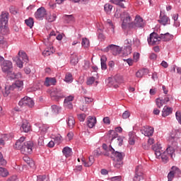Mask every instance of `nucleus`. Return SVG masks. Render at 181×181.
<instances>
[{"mask_svg": "<svg viewBox=\"0 0 181 181\" xmlns=\"http://www.w3.org/2000/svg\"><path fill=\"white\" fill-rule=\"evenodd\" d=\"M152 149L154 151L156 158L158 159H161L162 162L164 163H168V162H169V156H170L172 159L175 158V147L170 146L166 148L165 151H163L160 144L157 143L156 145L152 146Z\"/></svg>", "mask_w": 181, "mask_h": 181, "instance_id": "obj_1", "label": "nucleus"}, {"mask_svg": "<svg viewBox=\"0 0 181 181\" xmlns=\"http://www.w3.org/2000/svg\"><path fill=\"white\" fill-rule=\"evenodd\" d=\"M1 70L3 73L7 74V77L8 78H10V80H15V78H18L19 77V75L13 72V66L12 65V62L11 61H4L1 65Z\"/></svg>", "mask_w": 181, "mask_h": 181, "instance_id": "obj_2", "label": "nucleus"}, {"mask_svg": "<svg viewBox=\"0 0 181 181\" xmlns=\"http://www.w3.org/2000/svg\"><path fill=\"white\" fill-rule=\"evenodd\" d=\"M8 21H9V13L3 11L0 18V33L1 35H6L9 32Z\"/></svg>", "mask_w": 181, "mask_h": 181, "instance_id": "obj_3", "label": "nucleus"}, {"mask_svg": "<svg viewBox=\"0 0 181 181\" xmlns=\"http://www.w3.org/2000/svg\"><path fill=\"white\" fill-rule=\"evenodd\" d=\"M106 83H107V86H109V87L118 88V87H119V84H122V83H124V77L117 74L115 75L114 78H108L106 80Z\"/></svg>", "mask_w": 181, "mask_h": 181, "instance_id": "obj_4", "label": "nucleus"}, {"mask_svg": "<svg viewBox=\"0 0 181 181\" xmlns=\"http://www.w3.org/2000/svg\"><path fill=\"white\" fill-rule=\"evenodd\" d=\"M23 86V81H16L15 83H13L10 87L5 88V92L3 93L4 97H8L9 94H11V90H13L15 88L17 90H22V87Z\"/></svg>", "mask_w": 181, "mask_h": 181, "instance_id": "obj_5", "label": "nucleus"}, {"mask_svg": "<svg viewBox=\"0 0 181 181\" xmlns=\"http://www.w3.org/2000/svg\"><path fill=\"white\" fill-rule=\"evenodd\" d=\"M112 155L115 156V168H121L122 165V160L125 157V153L124 152L114 151Z\"/></svg>", "mask_w": 181, "mask_h": 181, "instance_id": "obj_6", "label": "nucleus"}, {"mask_svg": "<svg viewBox=\"0 0 181 181\" xmlns=\"http://www.w3.org/2000/svg\"><path fill=\"white\" fill-rule=\"evenodd\" d=\"M52 100L54 101H59L62 98H64V93L60 88H54L50 93Z\"/></svg>", "mask_w": 181, "mask_h": 181, "instance_id": "obj_7", "label": "nucleus"}, {"mask_svg": "<svg viewBox=\"0 0 181 181\" xmlns=\"http://www.w3.org/2000/svg\"><path fill=\"white\" fill-rule=\"evenodd\" d=\"M18 105L20 107H28L29 108H33L35 106V102L32 98L25 96L18 102Z\"/></svg>", "mask_w": 181, "mask_h": 181, "instance_id": "obj_8", "label": "nucleus"}, {"mask_svg": "<svg viewBox=\"0 0 181 181\" xmlns=\"http://www.w3.org/2000/svg\"><path fill=\"white\" fill-rule=\"evenodd\" d=\"M160 35H158L156 33H151L149 37L147 39V42L150 46L159 45V42H160Z\"/></svg>", "mask_w": 181, "mask_h": 181, "instance_id": "obj_9", "label": "nucleus"}, {"mask_svg": "<svg viewBox=\"0 0 181 181\" xmlns=\"http://www.w3.org/2000/svg\"><path fill=\"white\" fill-rule=\"evenodd\" d=\"M33 151V142L26 141L23 143V146L21 148V152L24 155H29L32 153Z\"/></svg>", "mask_w": 181, "mask_h": 181, "instance_id": "obj_10", "label": "nucleus"}, {"mask_svg": "<svg viewBox=\"0 0 181 181\" xmlns=\"http://www.w3.org/2000/svg\"><path fill=\"white\" fill-rule=\"evenodd\" d=\"M179 135H180V133L179 132V131L174 130L173 131V133L169 137V141L170 144H172L173 146H174V148H176V146H177V141H179Z\"/></svg>", "mask_w": 181, "mask_h": 181, "instance_id": "obj_11", "label": "nucleus"}, {"mask_svg": "<svg viewBox=\"0 0 181 181\" xmlns=\"http://www.w3.org/2000/svg\"><path fill=\"white\" fill-rule=\"evenodd\" d=\"M110 50L112 52L114 56H117V54H119V53H121V47H119L118 45H110L103 49V52L107 53L110 52Z\"/></svg>", "mask_w": 181, "mask_h": 181, "instance_id": "obj_12", "label": "nucleus"}, {"mask_svg": "<svg viewBox=\"0 0 181 181\" xmlns=\"http://www.w3.org/2000/svg\"><path fill=\"white\" fill-rule=\"evenodd\" d=\"M122 29H127V26L131 23V16L127 12H124L123 14L120 15Z\"/></svg>", "mask_w": 181, "mask_h": 181, "instance_id": "obj_13", "label": "nucleus"}, {"mask_svg": "<svg viewBox=\"0 0 181 181\" xmlns=\"http://www.w3.org/2000/svg\"><path fill=\"white\" fill-rule=\"evenodd\" d=\"M144 179V173L142 165H137L135 169V175L133 177L134 181H141Z\"/></svg>", "mask_w": 181, "mask_h": 181, "instance_id": "obj_14", "label": "nucleus"}, {"mask_svg": "<svg viewBox=\"0 0 181 181\" xmlns=\"http://www.w3.org/2000/svg\"><path fill=\"white\" fill-rule=\"evenodd\" d=\"M47 15V11H46V8L45 7L39 8L37 11L35 13V17L38 21H43L45 16Z\"/></svg>", "mask_w": 181, "mask_h": 181, "instance_id": "obj_15", "label": "nucleus"}, {"mask_svg": "<svg viewBox=\"0 0 181 181\" xmlns=\"http://www.w3.org/2000/svg\"><path fill=\"white\" fill-rule=\"evenodd\" d=\"M158 22L160 23V25L166 26V25H169L170 23V19H169V17L165 15V13H160Z\"/></svg>", "mask_w": 181, "mask_h": 181, "instance_id": "obj_16", "label": "nucleus"}, {"mask_svg": "<svg viewBox=\"0 0 181 181\" xmlns=\"http://www.w3.org/2000/svg\"><path fill=\"white\" fill-rule=\"evenodd\" d=\"M74 100V97L73 95H69L66 97L64 99V106L65 108H69V110H71L73 108V104L71 103V101Z\"/></svg>", "mask_w": 181, "mask_h": 181, "instance_id": "obj_17", "label": "nucleus"}, {"mask_svg": "<svg viewBox=\"0 0 181 181\" xmlns=\"http://www.w3.org/2000/svg\"><path fill=\"white\" fill-rule=\"evenodd\" d=\"M103 148L104 151H105V153H103L104 156H110L111 153H114V152H115V150L112 148V146H110L108 147V146H107L105 144H103Z\"/></svg>", "mask_w": 181, "mask_h": 181, "instance_id": "obj_18", "label": "nucleus"}, {"mask_svg": "<svg viewBox=\"0 0 181 181\" xmlns=\"http://www.w3.org/2000/svg\"><path fill=\"white\" fill-rule=\"evenodd\" d=\"M141 134L145 136H152L153 135V127H146L141 129Z\"/></svg>", "mask_w": 181, "mask_h": 181, "instance_id": "obj_19", "label": "nucleus"}, {"mask_svg": "<svg viewBox=\"0 0 181 181\" xmlns=\"http://www.w3.org/2000/svg\"><path fill=\"white\" fill-rule=\"evenodd\" d=\"M134 23L136 28H144V25H145V23H144V19L138 16H136Z\"/></svg>", "mask_w": 181, "mask_h": 181, "instance_id": "obj_20", "label": "nucleus"}, {"mask_svg": "<svg viewBox=\"0 0 181 181\" xmlns=\"http://www.w3.org/2000/svg\"><path fill=\"white\" fill-rule=\"evenodd\" d=\"M97 124V119L93 116H89L87 118V125L88 128H93Z\"/></svg>", "mask_w": 181, "mask_h": 181, "instance_id": "obj_21", "label": "nucleus"}, {"mask_svg": "<svg viewBox=\"0 0 181 181\" xmlns=\"http://www.w3.org/2000/svg\"><path fill=\"white\" fill-rule=\"evenodd\" d=\"M57 81L55 78L47 77L45 81V86L46 87H50V86H56Z\"/></svg>", "mask_w": 181, "mask_h": 181, "instance_id": "obj_22", "label": "nucleus"}, {"mask_svg": "<svg viewBox=\"0 0 181 181\" xmlns=\"http://www.w3.org/2000/svg\"><path fill=\"white\" fill-rule=\"evenodd\" d=\"M160 38L163 42H169V40H172V39H173V35H171L169 33L160 34Z\"/></svg>", "mask_w": 181, "mask_h": 181, "instance_id": "obj_23", "label": "nucleus"}, {"mask_svg": "<svg viewBox=\"0 0 181 181\" xmlns=\"http://www.w3.org/2000/svg\"><path fill=\"white\" fill-rule=\"evenodd\" d=\"M18 54V59H21L24 63H29V57H28V54H26V52L19 51Z\"/></svg>", "mask_w": 181, "mask_h": 181, "instance_id": "obj_24", "label": "nucleus"}, {"mask_svg": "<svg viewBox=\"0 0 181 181\" xmlns=\"http://www.w3.org/2000/svg\"><path fill=\"white\" fill-rule=\"evenodd\" d=\"M21 129L23 131V132H29V131H30V124H29L27 120H23Z\"/></svg>", "mask_w": 181, "mask_h": 181, "instance_id": "obj_25", "label": "nucleus"}, {"mask_svg": "<svg viewBox=\"0 0 181 181\" xmlns=\"http://www.w3.org/2000/svg\"><path fill=\"white\" fill-rule=\"evenodd\" d=\"M173 111V109L172 107H169L168 106H165L162 111V116L163 117H168V115H170Z\"/></svg>", "mask_w": 181, "mask_h": 181, "instance_id": "obj_26", "label": "nucleus"}, {"mask_svg": "<svg viewBox=\"0 0 181 181\" xmlns=\"http://www.w3.org/2000/svg\"><path fill=\"white\" fill-rule=\"evenodd\" d=\"M136 139V135H135V132H130L129 133V145H135Z\"/></svg>", "mask_w": 181, "mask_h": 181, "instance_id": "obj_27", "label": "nucleus"}, {"mask_svg": "<svg viewBox=\"0 0 181 181\" xmlns=\"http://www.w3.org/2000/svg\"><path fill=\"white\" fill-rule=\"evenodd\" d=\"M82 162L86 168H90L94 163V156H90L88 158V162H86V160L82 159Z\"/></svg>", "mask_w": 181, "mask_h": 181, "instance_id": "obj_28", "label": "nucleus"}, {"mask_svg": "<svg viewBox=\"0 0 181 181\" xmlns=\"http://www.w3.org/2000/svg\"><path fill=\"white\" fill-rule=\"evenodd\" d=\"M148 73H149V70H148L147 69H143L138 71L136 73V76L138 77L139 78H141L144 77V76H145V74H148Z\"/></svg>", "mask_w": 181, "mask_h": 181, "instance_id": "obj_29", "label": "nucleus"}, {"mask_svg": "<svg viewBox=\"0 0 181 181\" xmlns=\"http://www.w3.org/2000/svg\"><path fill=\"white\" fill-rule=\"evenodd\" d=\"M71 148L69 146H66L62 149L63 155L66 158H70V156H71Z\"/></svg>", "mask_w": 181, "mask_h": 181, "instance_id": "obj_30", "label": "nucleus"}, {"mask_svg": "<svg viewBox=\"0 0 181 181\" xmlns=\"http://www.w3.org/2000/svg\"><path fill=\"white\" fill-rule=\"evenodd\" d=\"M100 64L102 70H107V57L103 55L100 58Z\"/></svg>", "mask_w": 181, "mask_h": 181, "instance_id": "obj_31", "label": "nucleus"}, {"mask_svg": "<svg viewBox=\"0 0 181 181\" xmlns=\"http://www.w3.org/2000/svg\"><path fill=\"white\" fill-rule=\"evenodd\" d=\"M24 162H25L26 163L28 164V165L30 167V168H33V166H35V161H33V160L30 158H29L28 156H25L23 158Z\"/></svg>", "mask_w": 181, "mask_h": 181, "instance_id": "obj_32", "label": "nucleus"}, {"mask_svg": "<svg viewBox=\"0 0 181 181\" xmlns=\"http://www.w3.org/2000/svg\"><path fill=\"white\" fill-rule=\"evenodd\" d=\"M76 122L74 121V117L73 116H69L67 119V125L71 129L74 127Z\"/></svg>", "mask_w": 181, "mask_h": 181, "instance_id": "obj_33", "label": "nucleus"}, {"mask_svg": "<svg viewBox=\"0 0 181 181\" xmlns=\"http://www.w3.org/2000/svg\"><path fill=\"white\" fill-rule=\"evenodd\" d=\"M132 53V47L131 45H127L124 49V56H128V54H131Z\"/></svg>", "mask_w": 181, "mask_h": 181, "instance_id": "obj_34", "label": "nucleus"}, {"mask_svg": "<svg viewBox=\"0 0 181 181\" xmlns=\"http://www.w3.org/2000/svg\"><path fill=\"white\" fill-rule=\"evenodd\" d=\"M54 49L53 47L47 48L42 52L43 56H50V54H53Z\"/></svg>", "mask_w": 181, "mask_h": 181, "instance_id": "obj_35", "label": "nucleus"}, {"mask_svg": "<svg viewBox=\"0 0 181 181\" xmlns=\"http://www.w3.org/2000/svg\"><path fill=\"white\" fill-rule=\"evenodd\" d=\"M109 134H110L109 138H111L110 144H112V141H114V139H115V138H117V136H118V134L116 133V132L114 130H110Z\"/></svg>", "mask_w": 181, "mask_h": 181, "instance_id": "obj_36", "label": "nucleus"}, {"mask_svg": "<svg viewBox=\"0 0 181 181\" xmlns=\"http://www.w3.org/2000/svg\"><path fill=\"white\" fill-rule=\"evenodd\" d=\"M56 18H57V15L56 13L48 14L46 19L48 22H54L56 21Z\"/></svg>", "mask_w": 181, "mask_h": 181, "instance_id": "obj_37", "label": "nucleus"}, {"mask_svg": "<svg viewBox=\"0 0 181 181\" xmlns=\"http://www.w3.org/2000/svg\"><path fill=\"white\" fill-rule=\"evenodd\" d=\"M8 175H9L8 170L1 167L0 168V176H1L2 177H6V176H8Z\"/></svg>", "mask_w": 181, "mask_h": 181, "instance_id": "obj_38", "label": "nucleus"}, {"mask_svg": "<svg viewBox=\"0 0 181 181\" xmlns=\"http://www.w3.org/2000/svg\"><path fill=\"white\" fill-rule=\"evenodd\" d=\"M104 10L106 12V13L110 15V13H111V11H112V6L110 4H106L104 6Z\"/></svg>", "mask_w": 181, "mask_h": 181, "instance_id": "obj_39", "label": "nucleus"}, {"mask_svg": "<svg viewBox=\"0 0 181 181\" xmlns=\"http://www.w3.org/2000/svg\"><path fill=\"white\" fill-rule=\"evenodd\" d=\"M25 23L27 25V26L32 29V28H33V24L35 23V22L33 21V18H29L28 19L25 20Z\"/></svg>", "mask_w": 181, "mask_h": 181, "instance_id": "obj_40", "label": "nucleus"}, {"mask_svg": "<svg viewBox=\"0 0 181 181\" xmlns=\"http://www.w3.org/2000/svg\"><path fill=\"white\" fill-rule=\"evenodd\" d=\"M64 81H66V83H72L73 75H71L70 73L66 74Z\"/></svg>", "mask_w": 181, "mask_h": 181, "instance_id": "obj_41", "label": "nucleus"}, {"mask_svg": "<svg viewBox=\"0 0 181 181\" xmlns=\"http://www.w3.org/2000/svg\"><path fill=\"white\" fill-rule=\"evenodd\" d=\"M5 141H8V135L1 134L0 135V146L5 145Z\"/></svg>", "mask_w": 181, "mask_h": 181, "instance_id": "obj_42", "label": "nucleus"}, {"mask_svg": "<svg viewBox=\"0 0 181 181\" xmlns=\"http://www.w3.org/2000/svg\"><path fill=\"white\" fill-rule=\"evenodd\" d=\"M62 108L56 105L52 106V111L53 114H59Z\"/></svg>", "mask_w": 181, "mask_h": 181, "instance_id": "obj_43", "label": "nucleus"}, {"mask_svg": "<svg viewBox=\"0 0 181 181\" xmlns=\"http://www.w3.org/2000/svg\"><path fill=\"white\" fill-rule=\"evenodd\" d=\"M156 103L158 108H162V107H163V105L165 104L163 102V99H160L159 98L156 100Z\"/></svg>", "mask_w": 181, "mask_h": 181, "instance_id": "obj_44", "label": "nucleus"}, {"mask_svg": "<svg viewBox=\"0 0 181 181\" xmlns=\"http://www.w3.org/2000/svg\"><path fill=\"white\" fill-rule=\"evenodd\" d=\"M81 45L83 47H88L90 46V40L87 38H83Z\"/></svg>", "mask_w": 181, "mask_h": 181, "instance_id": "obj_45", "label": "nucleus"}, {"mask_svg": "<svg viewBox=\"0 0 181 181\" xmlns=\"http://www.w3.org/2000/svg\"><path fill=\"white\" fill-rule=\"evenodd\" d=\"M94 81H95V77L91 76L88 78L86 84L87 86H92L94 83Z\"/></svg>", "mask_w": 181, "mask_h": 181, "instance_id": "obj_46", "label": "nucleus"}, {"mask_svg": "<svg viewBox=\"0 0 181 181\" xmlns=\"http://www.w3.org/2000/svg\"><path fill=\"white\" fill-rule=\"evenodd\" d=\"M17 67H19V69H22L23 67V61L21 59V58L17 57V59L16 60Z\"/></svg>", "mask_w": 181, "mask_h": 181, "instance_id": "obj_47", "label": "nucleus"}, {"mask_svg": "<svg viewBox=\"0 0 181 181\" xmlns=\"http://www.w3.org/2000/svg\"><path fill=\"white\" fill-rule=\"evenodd\" d=\"M62 141H63V137H62V136L60 135H58L54 138V143L57 144V145H59V144H62Z\"/></svg>", "mask_w": 181, "mask_h": 181, "instance_id": "obj_48", "label": "nucleus"}, {"mask_svg": "<svg viewBox=\"0 0 181 181\" xmlns=\"http://www.w3.org/2000/svg\"><path fill=\"white\" fill-rule=\"evenodd\" d=\"M78 119L81 122H84V121H86V114L82 113V114L78 115Z\"/></svg>", "mask_w": 181, "mask_h": 181, "instance_id": "obj_49", "label": "nucleus"}, {"mask_svg": "<svg viewBox=\"0 0 181 181\" xmlns=\"http://www.w3.org/2000/svg\"><path fill=\"white\" fill-rule=\"evenodd\" d=\"M123 119H127L129 117H131V112L129 111L126 110L122 115Z\"/></svg>", "mask_w": 181, "mask_h": 181, "instance_id": "obj_50", "label": "nucleus"}, {"mask_svg": "<svg viewBox=\"0 0 181 181\" xmlns=\"http://www.w3.org/2000/svg\"><path fill=\"white\" fill-rule=\"evenodd\" d=\"M23 143H21L20 141H16V144H15V148L16 149H22V148H23Z\"/></svg>", "mask_w": 181, "mask_h": 181, "instance_id": "obj_51", "label": "nucleus"}, {"mask_svg": "<svg viewBox=\"0 0 181 181\" xmlns=\"http://www.w3.org/2000/svg\"><path fill=\"white\" fill-rule=\"evenodd\" d=\"M10 12L13 14V15H16L18 13V8H16V7L11 6L10 7Z\"/></svg>", "mask_w": 181, "mask_h": 181, "instance_id": "obj_52", "label": "nucleus"}, {"mask_svg": "<svg viewBox=\"0 0 181 181\" xmlns=\"http://www.w3.org/2000/svg\"><path fill=\"white\" fill-rule=\"evenodd\" d=\"M71 63L74 65L77 64V63H78V58L77 57H71Z\"/></svg>", "mask_w": 181, "mask_h": 181, "instance_id": "obj_53", "label": "nucleus"}, {"mask_svg": "<svg viewBox=\"0 0 181 181\" xmlns=\"http://www.w3.org/2000/svg\"><path fill=\"white\" fill-rule=\"evenodd\" d=\"M64 19H65V21H66V22H71V21H74V17H73V16H71V15H69V16H64Z\"/></svg>", "mask_w": 181, "mask_h": 181, "instance_id": "obj_54", "label": "nucleus"}, {"mask_svg": "<svg viewBox=\"0 0 181 181\" xmlns=\"http://www.w3.org/2000/svg\"><path fill=\"white\" fill-rule=\"evenodd\" d=\"M101 151H100V149H96L93 152V156H95V158H98V156H101Z\"/></svg>", "mask_w": 181, "mask_h": 181, "instance_id": "obj_55", "label": "nucleus"}, {"mask_svg": "<svg viewBox=\"0 0 181 181\" xmlns=\"http://www.w3.org/2000/svg\"><path fill=\"white\" fill-rule=\"evenodd\" d=\"M38 145L40 146H43V145H45V137L44 136H41L38 139Z\"/></svg>", "mask_w": 181, "mask_h": 181, "instance_id": "obj_56", "label": "nucleus"}, {"mask_svg": "<svg viewBox=\"0 0 181 181\" xmlns=\"http://www.w3.org/2000/svg\"><path fill=\"white\" fill-rule=\"evenodd\" d=\"M37 181H47V178L46 177V175H38V176H37Z\"/></svg>", "mask_w": 181, "mask_h": 181, "instance_id": "obj_57", "label": "nucleus"}, {"mask_svg": "<svg viewBox=\"0 0 181 181\" xmlns=\"http://www.w3.org/2000/svg\"><path fill=\"white\" fill-rule=\"evenodd\" d=\"M174 177H175V172L170 171V172L168 173V179L169 180H173Z\"/></svg>", "mask_w": 181, "mask_h": 181, "instance_id": "obj_58", "label": "nucleus"}, {"mask_svg": "<svg viewBox=\"0 0 181 181\" xmlns=\"http://www.w3.org/2000/svg\"><path fill=\"white\" fill-rule=\"evenodd\" d=\"M0 165H6V160L4 159V156L2 155V153H0Z\"/></svg>", "mask_w": 181, "mask_h": 181, "instance_id": "obj_59", "label": "nucleus"}, {"mask_svg": "<svg viewBox=\"0 0 181 181\" xmlns=\"http://www.w3.org/2000/svg\"><path fill=\"white\" fill-rule=\"evenodd\" d=\"M0 46L4 47V46H6V41L4 39V36H0Z\"/></svg>", "mask_w": 181, "mask_h": 181, "instance_id": "obj_60", "label": "nucleus"}, {"mask_svg": "<svg viewBox=\"0 0 181 181\" xmlns=\"http://www.w3.org/2000/svg\"><path fill=\"white\" fill-rule=\"evenodd\" d=\"M175 117L178 122L181 124V112H176Z\"/></svg>", "mask_w": 181, "mask_h": 181, "instance_id": "obj_61", "label": "nucleus"}, {"mask_svg": "<svg viewBox=\"0 0 181 181\" xmlns=\"http://www.w3.org/2000/svg\"><path fill=\"white\" fill-rule=\"evenodd\" d=\"M40 131H42V132H46L47 131V126L43 124L42 126L39 127Z\"/></svg>", "mask_w": 181, "mask_h": 181, "instance_id": "obj_62", "label": "nucleus"}, {"mask_svg": "<svg viewBox=\"0 0 181 181\" xmlns=\"http://www.w3.org/2000/svg\"><path fill=\"white\" fill-rule=\"evenodd\" d=\"M121 176H115V177H112L110 178V180L112 181H121L122 180Z\"/></svg>", "mask_w": 181, "mask_h": 181, "instance_id": "obj_63", "label": "nucleus"}, {"mask_svg": "<svg viewBox=\"0 0 181 181\" xmlns=\"http://www.w3.org/2000/svg\"><path fill=\"white\" fill-rule=\"evenodd\" d=\"M103 122H104V124H106L107 125H110V124L111 122L110 120V117H106L103 118Z\"/></svg>", "mask_w": 181, "mask_h": 181, "instance_id": "obj_64", "label": "nucleus"}]
</instances>
